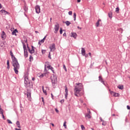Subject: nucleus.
Wrapping results in <instances>:
<instances>
[{
	"label": "nucleus",
	"mask_w": 130,
	"mask_h": 130,
	"mask_svg": "<svg viewBox=\"0 0 130 130\" xmlns=\"http://www.w3.org/2000/svg\"><path fill=\"white\" fill-rule=\"evenodd\" d=\"M6 37H7V36L6 35V32H5V31H2V38L3 39H5L6 38Z\"/></svg>",
	"instance_id": "17"
},
{
	"label": "nucleus",
	"mask_w": 130,
	"mask_h": 130,
	"mask_svg": "<svg viewBox=\"0 0 130 130\" xmlns=\"http://www.w3.org/2000/svg\"><path fill=\"white\" fill-rule=\"evenodd\" d=\"M102 122H103L102 123V125H104V126L106 125V121H104Z\"/></svg>",
	"instance_id": "35"
},
{
	"label": "nucleus",
	"mask_w": 130,
	"mask_h": 130,
	"mask_svg": "<svg viewBox=\"0 0 130 130\" xmlns=\"http://www.w3.org/2000/svg\"><path fill=\"white\" fill-rule=\"evenodd\" d=\"M0 12L1 13H2V14H4V15H7V14H8L9 15L10 14V13L8 12L7 11H6V10H4L0 11Z\"/></svg>",
	"instance_id": "16"
},
{
	"label": "nucleus",
	"mask_w": 130,
	"mask_h": 130,
	"mask_svg": "<svg viewBox=\"0 0 130 130\" xmlns=\"http://www.w3.org/2000/svg\"><path fill=\"white\" fill-rule=\"evenodd\" d=\"M35 80V78L33 77V78H32V81H34Z\"/></svg>",
	"instance_id": "63"
},
{
	"label": "nucleus",
	"mask_w": 130,
	"mask_h": 130,
	"mask_svg": "<svg viewBox=\"0 0 130 130\" xmlns=\"http://www.w3.org/2000/svg\"><path fill=\"white\" fill-rule=\"evenodd\" d=\"M30 86V81H29V78L28 77H24V86L25 88H28Z\"/></svg>",
	"instance_id": "3"
},
{
	"label": "nucleus",
	"mask_w": 130,
	"mask_h": 130,
	"mask_svg": "<svg viewBox=\"0 0 130 130\" xmlns=\"http://www.w3.org/2000/svg\"><path fill=\"white\" fill-rule=\"evenodd\" d=\"M63 102H64V100H61L60 101V103L62 104L63 103Z\"/></svg>",
	"instance_id": "44"
},
{
	"label": "nucleus",
	"mask_w": 130,
	"mask_h": 130,
	"mask_svg": "<svg viewBox=\"0 0 130 130\" xmlns=\"http://www.w3.org/2000/svg\"><path fill=\"white\" fill-rule=\"evenodd\" d=\"M46 52V50H42V54H44Z\"/></svg>",
	"instance_id": "33"
},
{
	"label": "nucleus",
	"mask_w": 130,
	"mask_h": 130,
	"mask_svg": "<svg viewBox=\"0 0 130 130\" xmlns=\"http://www.w3.org/2000/svg\"><path fill=\"white\" fill-rule=\"evenodd\" d=\"M99 82H101L103 85H105V82L104 80H103V78H102V76L100 75L99 76Z\"/></svg>",
	"instance_id": "10"
},
{
	"label": "nucleus",
	"mask_w": 130,
	"mask_h": 130,
	"mask_svg": "<svg viewBox=\"0 0 130 130\" xmlns=\"http://www.w3.org/2000/svg\"><path fill=\"white\" fill-rule=\"evenodd\" d=\"M51 96L52 99L53 100V99H54V98H53V94L52 93L51 94Z\"/></svg>",
	"instance_id": "49"
},
{
	"label": "nucleus",
	"mask_w": 130,
	"mask_h": 130,
	"mask_svg": "<svg viewBox=\"0 0 130 130\" xmlns=\"http://www.w3.org/2000/svg\"><path fill=\"white\" fill-rule=\"evenodd\" d=\"M51 81L53 85H54L55 84V80H53V79H51Z\"/></svg>",
	"instance_id": "39"
},
{
	"label": "nucleus",
	"mask_w": 130,
	"mask_h": 130,
	"mask_svg": "<svg viewBox=\"0 0 130 130\" xmlns=\"http://www.w3.org/2000/svg\"><path fill=\"white\" fill-rule=\"evenodd\" d=\"M51 71H52V73L54 74V69L53 67H51Z\"/></svg>",
	"instance_id": "34"
},
{
	"label": "nucleus",
	"mask_w": 130,
	"mask_h": 130,
	"mask_svg": "<svg viewBox=\"0 0 130 130\" xmlns=\"http://www.w3.org/2000/svg\"><path fill=\"white\" fill-rule=\"evenodd\" d=\"M16 124L17 127H19V128H21V125L20 124V121H17Z\"/></svg>",
	"instance_id": "20"
},
{
	"label": "nucleus",
	"mask_w": 130,
	"mask_h": 130,
	"mask_svg": "<svg viewBox=\"0 0 130 130\" xmlns=\"http://www.w3.org/2000/svg\"><path fill=\"white\" fill-rule=\"evenodd\" d=\"M1 111H2V112H3L4 110L3 109H2V107L0 105V112H1Z\"/></svg>",
	"instance_id": "48"
},
{
	"label": "nucleus",
	"mask_w": 130,
	"mask_h": 130,
	"mask_svg": "<svg viewBox=\"0 0 130 130\" xmlns=\"http://www.w3.org/2000/svg\"><path fill=\"white\" fill-rule=\"evenodd\" d=\"M47 36H46L43 39V40L44 41H45V39H46V37H47Z\"/></svg>",
	"instance_id": "47"
},
{
	"label": "nucleus",
	"mask_w": 130,
	"mask_h": 130,
	"mask_svg": "<svg viewBox=\"0 0 130 130\" xmlns=\"http://www.w3.org/2000/svg\"><path fill=\"white\" fill-rule=\"evenodd\" d=\"M7 66H10V61L9 60H7Z\"/></svg>",
	"instance_id": "46"
},
{
	"label": "nucleus",
	"mask_w": 130,
	"mask_h": 130,
	"mask_svg": "<svg viewBox=\"0 0 130 130\" xmlns=\"http://www.w3.org/2000/svg\"><path fill=\"white\" fill-rule=\"evenodd\" d=\"M77 3H81V0H77Z\"/></svg>",
	"instance_id": "62"
},
{
	"label": "nucleus",
	"mask_w": 130,
	"mask_h": 130,
	"mask_svg": "<svg viewBox=\"0 0 130 130\" xmlns=\"http://www.w3.org/2000/svg\"><path fill=\"white\" fill-rule=\"evenodd\" d=\"M78 29H80V30H82V27H80V26H77Z\"/></svg>",
	"instance_id": "56"
},
{
	"label": "nucleus",
	"mask_w": 130,
	"mask_h": 130,
	"mask_svg": "<svg viewBox=\"0 0 130 130\" xmlns=\"http://www.w3.org/2000/svg\"><path fill=\"white\" fill-rule=\"evenodd\" d=\"M76 86L74 88V95L76 96V97H79V95L78 94H80V92L82 90H83V84L81 83H76Z\"/></svg>",
	"instance_id": "1"
},
{
	"label": "nucleus",
	"mask_w": 130,
	"mask_h": 130,
	"mask_svg": "<svg viewBox=\"0 0 130 130\" xmlns=\"http://www.w3.org/2000/svg\"><path fill=\"white\" fill-rule=\"evenodd\" d=\"M63 36H64V37H67V34H66V32H64V33L63 34Z\"/></svg>",
	"instance_id": "51"
},
{
	"label": "nucleus",
	"mask_w": 130,
	"mask_h": 130,
	"mask_svg": "<svg viewBox=\"0 0 130 130\" xmlns=\"http://www.w3.org/2000/svg\"><path fill=\"white\" fill-rule=\"evenodd\" d=\"M35 33H36V34H37L39 33V32L38 31H35Z\"/></svg>",
	"instance_id": "61"
},
{
	"label": "nucleus",
	"mask_w": 130,
	"mask_h": 130,
	"mask_svg": "<svg viewBox=\"0 0 130 130\" xmlns=\"http://www.w3.org/2000/svg\"><path fill=\"white\" fill-rule=\"evenodd\" d=\"M118 89H120V90H123V85H119L118 86Z\"/></svg>",
	"instance_id": "23"
},
{
	"label": "nucleus",
	"mask_w": 130,
	"mask_h": 130,
	"mask_svg": "<svg viewBox=\"0 0 130 130\" xmlns=\"http://www.w3.org/2000/svg\"><path fill=\"white\" fill-rule=\"evenodd\" d=\"M59 29V24L58 23H56V24L55 25V27H54V29H55L54 33L55 34L57 33Z\"/></svg>",
	"instance_id": "6"
},
{
	"label": "nucleus",
	"mask_w": 130,
	"mask_h": 130,
	"mask_svg": "<svg viewBox=\"0 0 130 130\" xmlns=\"http://www.w3.org/2000/svg\"><path fill=\"white\" fill-rule=\"evenodd\" d=\"M41 42V43L42 44V43H44V41H43V40L42 39V40L40 41Z\"/></svg>",
	"instance_id": "53"
},
{
	"label": "nucleus",
	"mask_w": 130,
	"mask_h": 130,
	"mask_svg": "<svg viewBox=\"0 0 130 130\" xmlns=\"http://www.w3.org/2000/svg\"><path fill=\"white\" fill-rule=\"evenodd\" d=\"M80 101L81 103H83V100H80Z\"/></svg>",
	"instance_id": "64"
},
{
	"label": "nucleus",
	"mask_w": 130,
	"mask_h": 130,
	"mask_svg": "<svg viewBox=\"0 0 130 130\" xmlns=\"http://www.w3.org/2000/svg\"><path fill=\"white\" fill-rule=\"evenodd\" d=\"M24 57H28V51H24Z\"/></svg>",
	"instance_id": "21"
},
{
	"label": "nucleus",
	"mask_w": 130,
	"mask_h": 130,
	"mask_svg": "<svg viewBox=\"0 0 130 130\" xmlns=\"http://www.w3.org/2000/svg\"><path fill=\"white\" fill-rule=\"evenodd\" d=\"M81 54L83 56L86 55V50H85V48H81Z\"/></svg>",
	"instance_id": "12"
},
{
	"label": "nucleus",
	"mask_w": 130,
	"mask_h": 130,
	"mask_svg": "<svg viewBox=\"0 0 130 130\" xmlns=\"http://www.w3.org/2000/svg\"><path fill=\"white\" fill-rule=\"evenodd\" d=\"M88 112H89V114H91V111H90V110L89 109H87Z\"/></svg>",
	"instance_id": "54"
},
{
	"label": "nucleus",
	"mask_w": 130,
	"mask_h": 130,
	"mask_svg": "<svg viewBox=\"0 0 130 130\" xmlns=\"http://www.w3.org/2000/svg\"><path fill=\"white\" fill-rule=\"evenodd\" d=\"M73 17H74V21H76V18L77 17V14H76V13H74Z\"/></svg>",
	"instance_id": "27"
},
{
	"label": "nucleus",
	"mask_w": 130,
	"mask_h": 130,
	"mask_svg": "<svg viewBox=\"0 0 130 130\" xmlns=\"http://www.w3.org/2000/svg\"><path fill=\"white\" fill-rule=\"evenodd\" d=\"M49 49H50V52L54 51V50H55V44H52V45L50 46Z\"/></svg>",
	"instance_id": "7"
},
{
	"label": "nucleus",
	"mask_w": 130,
	"mask_h": 130,
	"mask_svg": "<svg viewBox=\"0 0 130 130\" xmlns=\"http://www.w3.org/2000/svg\"><path fill=\"white\" fill-rule=\"evenodd\" d=\"M78 36V35H77V33L76 32H72L71 33V37H73L74 39H76Z\"/></svg>",
	"instance_id": "13"
},
{
	"label": "nucleus",
	"mask_w": 130,
	"mask_h": 130,
	"mask_svg": "<svg viewBox=\"0 0 130 130\" xmlns=\"http://www.w3.org/2000/svg\"><path fill=\"white\" fill-rule=\"evenodd\" d=\"M10 55L11 56V58L12 60H14V59H16V57L14 56V54H13V52L12 51H10Z\"/></svg>",
	"instance_id": "14"
},
{
	"label": "nucleus",
	"mask_w": 130,
	"mask_h": 130,
	"mask_svg": "<svg viewBox=\"0 0 130 130\" xmlns=\"http://www.w3.org/2000/svg\"><path fill=\"white\" fill-rule=\"evenodd\" d=\"M55 110L56 112H57V113H58L59 111H58V110H57V109H55Z\"/></svg>",
	"instance_id": "50"
},
{
	"label": "nucleus",
	"mask_w": 130,
	"mask_h": 130,
	"mask_svg": "<svg viewBox=\"0 0 130 130\" xmlns=\"http://www.w3.org/2000/svg\"><path fill=\"white\" fill-rule=\"evenodd\" d=\"M48 58L51 59V55H50V52H49Z\"/></svg>",
	"instance_id": "37"
},
{
	"label": "nucleus",
	"mask_w": 130,
	"mask_h": 130,
	"mask_svg": "<svg viewBox=\"0 0 130 130\" xmlns=\"http://www.w3.org/2000/svg\"><path fill=\"white\" fill-rule=\"evenodd\" d=\"M27 97L28 99V100H29V101H31V91H30L29 90H27Z\"/></svg>",
	"instance_id": "9"
},
{
	"label": "nucleus",
	"mask_w": 130,
	"mask_h": 130,
	"mask_svg": "<svg viewBox=\"0 0 130 130\" xmlns=\"http://www.w3.org/2000/svg\"><path fill=\"white\" fill-rule=\"evenodd\" d=\"M7 69L10 70V65L7 66Z\"/></svg>",
	"instance_id": "58"
},
{
	"label": "nucleus",
	"mask_w": 130,
	"mask_h": 130,
	"mask_svg": "<svg viewBox=\"0 0 130 130\" xmlns=\"http://www.w3.org/2000/svg\"><path fill=\"white\" fill-rule=\"evenodd\" d=\"M47 68L48 69H49V70H51V68H52V67H51V66L49 65V66H47Z\"/></svg>",
	"instance_id": "42"
},
{
	"label": "nucleus",
	"mask_w": 130,
	"mask_h": 130,
	"mask_svg": "<svg viewBox=\"0 0 130 130\" xmlns=\"http://www.w3.org/2000/svg\"><path fill=\"white\" fill-rule=\"evenodd\" d=\"M69 15H70V16H72V15H73V12L72 11H69L68 13Z\"/></svg>",
	"instance_id": "38"
},
{
	"label": "nucleus",
	"mask_w": 130,
	"mask_h": 130,
	"mask_svg": "<svg viewBox=\"0 0 130 130\" xmlns=\"http://www.w3.org/2000/svg\"><path fill=\"white\" fill-rule=\"evenodd\" d=\"M7 122L9 123H11L12 124V123H13V122H12L11 121H10V119H7Z\"/></svg>",
	"instance_id": "40"
},
{
	"label": "nucleus",
	"mask_w": 130,
	"mask_h": 130,
	"mask_svg": "<svg viewBox=\"0 0 130 130\" xmlns=\"http://www.w3.org/2000/svg\"><path fill=\"white\" fill-rule=\"evenodd\" d=\"M23 10H24L25 12H27L28 11V7H27V6H26V4L24 5Z\"/></svg>",
	"instance_id": "22"
},
{
	"label": "nucleus",
	"mask_w": 130,
	"mask_h": 130,
	"mask_svg": "<svg viewBox=\"0 0 130 130\" xmlns=\"http://www.w3.org/2000/svg\"><path fill=\"white\" fill-rule=\"evenodd\" d=\"M12 65L13 67H14V71L15 74L18 75V74H19V71H18V70L20 69V64L19 62H18V59H14V60H12Z\"/></svg>",
	"instance_id": "2"
},
{
	"label": "nucleus",
	"mask_w": 130,
	"mask_h": 130,
	"mask_svg": "<svg viewBox=\"0 0 130 130\" xmlns=\"http://www.w3.org/2000/svg\"><path fill=\"white\" fill-rule=\"evenodd\" d=\"M42 89H43V92L44 93V94H45V95H47V93L46 92V90H44V88L43 86L42 87Z\"/></svg>",
	"instance_id": "32"
},
{
	"label": "nucleus",
	"mask_w": 130,
	"mask_h": 130,
	"mask_svg": "<svg viewBox=\"0 0 130 130\" xmlns=\"http://www.w3.org/2000/svg\"><path fill=\"white\" fill-rule=\"evenodd\" d=\"M100 22H101V19H99L97 22L95 23V26L96 27H99V25H100Z\"/></svg>",
	"instance_id": "19"
},
{
	"label": "nucleus",
	"mask_w": 130,
	"mask_h": 130,
	"mask_svg": "<svg viewBox=\"0 0 130 130\" xmlns=\"http://www.w3.org/2000/svg\"><path fill=\"white\" fill-rule=\"evenodd\" d=\"M0 114H2V115L3 118L4 119H5V116L4 115V112H3V111H1L0 112Z\"/></svg>",
	"instance_id": "28"
},
{
	"label": "nucleus",
	"mask_w": 130,
	"mask_h": 130,
	"mask_svg": "<svg viewBox=\"0 0 130 130\" xmlns=\"http://www.w3.org/2000/svg\"><path fill=\"white\" fill-rule=\"evenodd\" d=\"M38 44H39V45H41V44H42V43H41L40 41H39L38 42Z\"/></svg>",
	"instance_id": "55"
},
{
	"label": "nucleus",
	"mask_w": 130,
	"mask_h": 130,
	"mask_svg": "<svg viewBox=\"0 0 130 130\" xmlns=\"http://www.w3.org/2000/svg\"><path fill=\"white\" fill-rule=\"evenodd\" d=\"M81 129L85 130V126H83V125H81Z\"/></svg>",
	"instance_id": "36"
},
{
	"label": "nucleus",
	"mask_w": 130,
	"mask_h": 130,
	"mask_svg": "<svg viewBox=\"0 0 130 130\" xmlns=\"http://www.w3.org/2000/svg\"><path fill=\"white\" fill-rule=\"evenodd\" d=\"M115 12H116V13H119V7H117V8H116Z\"/></svg>",
	"instance_id": "29"
},
{
	"label": "nucleus",
	"mask_w": 130,
	"mask_h": 130,
	"mask_svg": "<svg viewBox=\"0 0 130 130\" xmlns=\"http://www.w3.org/2000/svg\"><path fill=\"white\" fill-rule=\"evenodd\" d=\"M109 18H110L111 19L112 18V12H109L108 13Z\"/></svg>",
	"instance_id": "26"
},
{
	"label": "nucleus",
	"mask_w": 130,
	"mask_h": 130,
	"mask_svg": "<svg viewBox=\"0 0 130 130\" xmlns=\"http://www.w3.org/2000/svg\"><path fill=\"white\" fill-rule=\"evenodd\" d=\"M63 70H64L66 72H68V70H67V67H66V65L64 64L63 65Z\"/></svg>",
	"instance_id": "30"
},
{
	"label": "nucleus",
	"mask_w": 130,
	"mask_h": 130,
	"mask_svg": "<svg viewBox=\"0 0 130 130\" xmlns=\"http://www.w3.org/2000/svg\"><path fill=\"white\" fill-rule=\"evenodd\" d=\"M109 92L111 95H112L114 97H119V93L114 92L113 91H111L110 89L109 90Z\"/></svg>",
	"instance_id": "4"
},
{
	"label": "nucleus",
	"mask_w": 130,
	"mask_h": 130,
	"mask_svg": "<svg viewBox=\"0 0 130 130\" xmlns=\"http://www.w3.org/2000/svg\"><path fill=\"white\" fill-rule=\"evenodd\" d=\"M60 34H62V28H60Z\"/></svg>",
	"instance_id": "43"
},
{
	"label": "nucleus",
	"mask_w": 130,
	"mask_h": 130,
	"mask_svg": "<svg viewBox=\"0 0 130 130\" xmlns=\"http://www.w3.org/2000/svg\"><path fill=\"white\" fill-rule=\"evenodd\" d=\"M22 44H23V46L24 51H27V48L26 47V45H25V43H22Z\"/></svg>",
	"instance_id": "24"
},
{
	"label": "nucleus",
	"mask_w": 130,
	"mask_h": 130,
	"mask_svg": "<svg viewBox=\"0 0 130 130\" xmlns=\"http://www.w3.org/2000/svg\"><path fill=\"white\" fill-rule=\"evenodd\" d=\"M45 74H42L40 76V78H43Z\"/></svg>",
	"instance_id": "41"
},
{
	"label": "nucleus",
	"mask_w": 130,
	"mask_h": 130,
	"mask_svg": "<svg viewBox=\"0 0 130 130\" xmlns=\"http://www.w3.org/2000/svg\"><path fill=\"white\" fill-rule=\"evenodd\" d=\"M31 49H34V48H35V47H34V46H31Z\"/></svg>",
	"instance_id": "60"
},
{
	"label": "nucleus",
	"mask_w": 130,
	"mask_h": 130,
	"mask_svg": "<svg viewBox=\"0 0 130 130\" xmlns=\"http://www.w3.org/2000/svg\"><path fill=\"white\" fill-rule=\"evenodd\" d=\"M36 13L37 14H40V6L36 5L35 7Z\"/></svg>",
	"instance_id": "8"
},
{
	"label": "nucleus",
	"mask_w": 130,
	"mask_h": 130,
	"mask_svg": "<svg viewBox=\"0 0 130 130\" xmlns=\"http://www.w3.org/2000/svg\"><path fill=\"white\" fill-rule=\"evenodd\" d=\"M85 117H86V118H89V119H90V118H91V115H90V114H88V113H87L86 115H85Z\"/></svg>",
	"instance_id": "25"
},
{
	"label": "nucleus",
	"mask_w": 130,
	"mask_h": 130,
	"mask_svg": "<svg viewBox=\"0 0 130 130\" xmlns=\"http://www.w3.org/2000/svg\"><path fill=\"white\" fill-rule=\"evenodd\" d=\"M89 55L90 56V57H92V55H91V52H89L88 53Z\"/></svg>",
	"instance_id": "57"
},
{
	"label": "nucleus",
	"mask_w": 130,
	"mask_h": 130,
	"mask_svg": "<svg viewBox=\"0 0 130 130\" xmlns=\"http://www.w3.org/2000/svg\"><path fill=\"white\" fill-rule=\"evenodd\" d=\"M18 30H17V29H15L12 32V35H15V36H17V33H18Z\"/></svg>",
	"instance_id": "15"
},
{
	"label": "nucleus",
	"mask_w": 130,
	"mask_h": 130,
	"mask_svg": "<svg viewBox=\"0 0 130 130\" xmlns=\"http://www.w3.org/2000/svg\"><path fill=\"white\" fill-rule=\"evenodd\" d=\"M27 49H28L29 53H30L31 54H33V53H34V52H35V50H34V49H31V50H30V48L28 46V44L27 45Z\"/></svg>",
	"instance_id": "11"
},
{
	"label": "nucleus",
	"mask_w": 130,
	"mask_h": 130,
	"mask_svg": "<svg viewBox=\"0 0 130 130\" xmlns=\"http://www.w3.org/2000/svg\"><path fill=\"white\" fill-rule=\"evenodd\" d=\"M100 119L101 121H102V122L104 121V120H103V119H102V117H100Z\"/></svg>",
	"instance_id": "45"
},
{
	"label": "nucleus",
	"mask_w": 130,
	"mask_h": 130,
	"mask_svg": "<svg viewBox=\"0 0 130 130\" xmlns=\"http://www.w3.org/2000/svg\"><path fill=\"white\" fill-rule=\"evenodd\" d=\"M63 126L65 128H67V121H64L63 123Z\"/></svg>",
	"instance_id": "31"
},
{
	"label": "nucleus",
	"mask_w": 130,
	"mask_h": 130,
	"mask_svg": "<svg viewBox=\"0 0 130 130\" xmlns=\"http://www.w3.org/2000/svg\"><path fill=\"white\" fill-rule=\"evenodd\" d=\"M63 23L64 24H66L67 26H70V25L71 24V23L69 21H63Z\"/></svg>",
	"instance_id": "18"
},
{
	"label": "nucleus",
	"mask_w": 130,
	"mask_h": 130,
	"mask_svg": "<svg viewBox=\"0 0 130 130\" xmlns=\"http://www.w3.org/2000/svg\"><path fill=\"white\" fill-rule=\"evenodd\" d=\"M127 109L128 110H130V107H129V106H127Z\"/></svg>",
	"instance_id": "52"
},
{
	"label": "nucleus",
	"mask_w": 130,
	"mask_h": 130,
	"mask_svg": "<svg viewBox=\"0 0 130 130\" xmlns=\"http://www.w3.org/2000/svg\"><path fill=\"white\" fill-rule=\"evenodd\" d=\"M42 102L44 103V99L43 98H42Z\"/></svg>",
	"instance_id": "59"
},
{
	"label": "nucleus",
	"mask_w": 130,
	"mask_h": 130,
	"mask_svg": "<svg viewBox=\"0 0 130 130\" xmlns=\"http://www.w3.org/2000/svg\"><path fill=\"white\" fill-rule=\"evenodd\" d=\"M64 88H65V94H64L65 98L66 99H68V95H69V89H68V87L67 86V85L64 86Z\"/></svg>",
	"instance_id": "5"
}]
</instances>
